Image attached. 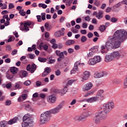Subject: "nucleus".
<instances>
[{
  "label": "nucleus",
  "instance_id": "obj_30",
  "mask_svg": "<svg viewBox=\"0 0 127 127\" xmlns=\"http://www.w3.org/2000/svg\"><path fill=\"white\" fill-rule=\"evenodd\" d=\"M31 68L32 69L31 70V73H34L35 70H36V64H32Z\"/></svg>",
  "mask_w": 127,
  "mask_h": 127
},
{
  "label": "nucleus",
  "instance_id": "obj_31",
  "mask_svg": "<svg viewBox=\"0 0 127 127\" xmlns=\"http://www.w3.org/2000/svg\"><path fill=\"white\" fill-rule=\"evenodd\" d=\"M38 60L39 61V62L44 63L45 62H46L47 59H46L45 58L39 57Z\"/></svg>",
  "mask_w": 127,
  "mask_h": 127
},
{
  "label": "nucleus",
  "instance_id": "obj_25",
  "mask_svg": "<svg viewBox=\"0 0 127 127\" xmlns=\"http://www.w3.org/2000/svg\"><path fill=\"white\" fill-rule=\"evenodd\" d=\"M18 70V68L15 67L14 66H12L10 67V71L12 74H16L17 73V71Z\"/></svg>",
  "mask_w": 127,
  "mask_h": 127
},
{
  "label": "nucleus",
  "instance_id": "obj_12",
  "mask_svg": "<svg viewBox=\"0 0 127 127\" xmlns=\"http://www.w3.org/2000/svg\"><path fill=\"white\" fill-rule=\"evenodd\" d=\"M51 68L49 67H47L45 68V71L43 72L42 77H46L48 74L51 73Z\"/></svg>",
  "mask_w": 127,
  "mask_h": 127
},
{
  "label": "nucleus",
  "instance_id": "obj_64",
  "mask_svg": "<svg viewBox=\"0 0 127 127\" xmlns=\"http://www.w3.org/2000/svg\"><path fill=\"white\" fill-rule=\"evenodd\" d=\"M105 18L106 19H107V20H110L111 19V16H110V15H106Z\"/></svg>",
  "mask_w": 127,
  "mask_h": 127
},
{
  "label": "nucleus",
  "instance_id": "obj_63",
  "mask_svg": "<svg viewBox=\"0 0 127 127\" xmlns=\"http://www.w3.org/2000/svg\"><path fill=\"white\" fill-rule=\"evenodd\" d=\"M12 55H15L16 54H17V50H14L12 51L11 53Z\"/></svg>",
  "mask_w": 127,
  "mask_h": 127
},
{
  "label": "nucleus",
  "instance_id": "obj_9",
  "mask_svg": "<svg viewBox=\"0 0 127 127\" xmlns=\"http://www.w3.org/2000/svg\"><path fill=\"white\" fill-rule=\"evenodd\" d=\"M33 120L31 119L22 123L21 126L22 127H33Z\"/></svg>",
  "mask_w": 127,
  "mask_h": 127
},
{
  "label": "nucleus",
  "instance_id": "obj_29",
  "mask_svg": "<svg viewBox=\"0 0 127 127\" xmlns=\"http://www.w3.org/2000/svg\"><path fill=\"white\" fill-rule=\"evenodd\" d=\"M103 11H99L98 13L96 15V17L98 19H102V18H103Z\"/></svg>",
  "mask_w": 127,
  "mask_h": 127
},
{
  "label": "nucleus",
  "instance_id": "obj_49",
  "mask_svg": "<svg viewBox=\"0 0 127 127\" xmlns=\"http://www.w3.org/2000/svg\"><path fill=\"white\" fill-rule=\"evenodd\" d=\"M55 74L56 76H60V75H61V71L60 70L57 69V70L55 71Z\"/></svg>",
  "mask_w": 127,
  "mask_h": 127
},
{
  "label": "nucleus",
  "instance_id": "obj_23",
  "mask_svg": "<svg viewBox=\"0 0 127 127\" xmlns=\"http://www.w3.org/2000/svg\"><path fill=\"white\" fill-rule=\"evenodd\" d=\"M29 120H32V119L30 118V115H29V114L25 115L23 117V122H25L26 121H29Z\"/></svg>",
  "mask_w": 127,
  "mask_h": 127
},
{
  "label": "nucleus",
  "instance_id": "obj_34",
  "mask_svg": "<svg viewBox=\"0 0 127 127\" xmlns=\"http://www.w3.org/2000/svg\"><path fill=\"white\" fill-rule=\"evenodd\" d=\"M80 41L82 42V43H85V42L87 41V37L85 36H82L81 37Z\"/></svg>",
  "mask_w": 127,
  "mask_h": 127
},
{
  "label": "nucleus",
  "instance_id": "obj_38",
  "mask_svg": "<svg viewBox=\"0 0 127 127\" xmlns=\"http://www.w3.org/2000/svg\"><path fill=\"white\" fill-rule=\"evenodd\" d=\"M99 30H100L101 31V32L105 31V30H106V26H105L104 25H101L99 27Z\"/></svg>",
  "mask_w": 127,
  "mask_h": 127
},
{
  "label": "nucleus",
  "instance_id": "obj_45",
  "mask_svg": "<svg viewBox=\"0 0 127 127\" xmlns=\"http://www.w3.org/2000/svg\"><path fill=\"white\" fill-rule=\"evenodd\" d=\"M54 35L55 37H60L61 36V34L59 32V31H58L57 32H56L54 34Z\"/></svg>",
  "mask_w": 127,
  "mask_h": 127
},
{
  "label": "nucleus",
  "instance_id": "obj_28",
  "mask_svg": "<svg viewBox=\"0 0 127 127\" xmlns=\"http://www.w3.org/2000/svg\"><path fill=\"white\" fill-rule=\"evenodd\" d=\"M90 49H91L94 53H98V52H99V46H98L92 47Z\"/></svg>",
  "mask_w": 127,
  "mask_h": 127
},
{
  "label": "nucleus",
  "instance_id": "obj_26",
  "mask_svg": "<svg viewBox=\"0 0 127 127\" xmlns=\"http://www.w3.org/2000/svg\"><path fill=\"white\" fill-rule=\"evenodd\" d=\"M42 47L44 49V50H47V49H48V46L47 44L44 45V46H43V43L42 42L39 45V48H40V49H42Z\"/></svg>",
  "mask_w": 127,
  "mask_h": 127
},
{
  "label": "nucleus",
  "instance_id": "obj_40",
  "mask_svg": "<svg viewBox=\"0 0 127 127\" xmlns=\"http://www.w3.org/2000/svg\"><path fill=\"white\" fill-rule=\"evenodd\" d=\"M111 21L112 22V23H116L117 21H118V18L113 17L112 18H111Z\"/></svg>",
  "mask_w": 127,
  "mask_h": 127
},
{
  "label": "nucleus",
  "instance_id": "obj_47",
  "mask_svg": "<svg viewBox=\"0 0 127 127\" xmlns=\"http://www.w3.org/2000/svg\"><path fill=\"white\" fill-rule=\"evenodd\" d=\"M94 94V92H89L87 93L85 95H84V97L85 98H87V97H88V96H90L91 95H93Z\"/></svg>",
  "mask_w": 127,
  "mask_h": 127
},
{
  "label": "nucleus",
  "instance_id": "obj_53",
  "mask_svg": "<svg viewBox=\"0 0 127 127\" xmlns=\"http://www.w3.org/2000/svg\"><path fill=\"white\" fill-rule=\"evenodd\" d=\"M67 52L68 53H69L70 54H72V53H74V49H72V48H69L67 50Z\"/></svg>",
  "mask_w": 127,
  "mask_h": 127
},
{
  "label": "nucleus",
  "instance_id": "obj_35",
  "mask_svg": "<svg viewBox=\"0 0 127 127\" xmlns=\"http://www.w3.org/2000/svg\"><path fill=\"white\" fill-rule=\"evenodd\" d=\"M75 80L73 79L69 80L68 81H67L65 86H66V87H68V86H71V85H72V84H73V82Z\"/></svg>",
  "mask_w": 127,
  "mask_h": 127
},
{
  "label": "nucleus",
  "instance_id": "obj_22",
  "mask_svg": "<svg viewBox=\"0 0 127 127\" xmlns=\"http://www.w3.org/2000/svg\"><path fill=\"white\" fill-rule=\"evenodd\" d=\"M73 44H75L74 40H67L65 42V45L67 46H70V45H73Z\"/></svg>",
  "mask_w": 127,
  "mask_h": 127
},
{
  "label": "nucleus",
  "instance_id": "obj_48",
  "mask_svg": "<svg viewBox=\"0 0 127 127\" xmlns=\"http://www.w3.org/2000/svg\"><path fill=\"white\" fill-rule=\"evenodd\" d=\"M26 70L27 71H30V73H31V70H32V69L31 68V65H30V64L27 65Z\"/></svg>",
  "mask_w": 127,
  "mask_h": 127
},
{
  "label": "nucleus",
  "instance_id": "obj_17",
  "mask_svg": "<svg viewBox=\"0 0 127 127\" xmlns=\"http://www.w3.org/2000/svg\"><path fill=\"white\" fill-rule=\"evenodd\" d=\"M97 101H98V99L96 98V97H91L85 99V102H87V103H94V102H97Z\"/></svg>",
  "mask_w": 127,
  "mask_h": 127
},
{
  "label": "nucleus",
  "instance_id": "obj_6",
  "mask_svg": "<svg viewBox=\"0 0 127 127\" xmlns=\"http://www.w3.org/2000/svg\"><path fill=\"white\" fill-rule=\"evenodd\" d=\"M114 106L115 105L114 102H109L106 104H104L102 107V109H103V111L105 114H108V113H110V112L112 111V109L114 108Z\"/></svg>",
  "mask_w": 127,
  "mask_h": 127
},
{
  "label": "nucleus",
  "instance_id": "obj_24",
  "mask_svg": "<svg viewBox=\"0 0 127 127\" xmlns=\"http://www.w3.org/2000/svg\"><path fill=\"white\" fill-rule=\"evenodd\" d=\"M46 30L47 31H50V30H51V29H52V27L51 26V25H49V23H48V22H47L45 25H44Z\"/></svg>",
  "mask_w": 127,
  "mask_h": 127
},
{
  "label": "nucleus",
  "instance_id": "obj_19",
  "mask_svg": "<svg viewBox=\"0 0 127 127\" xmlns=\"http://www.w3.org/2000/svg\"><path fill=\"white\" fill-rule=\"evenodd\" d=\"M83 80H87L89 77H90V72L85 71L83 72Z\"/></svg>",
  "mask_w": 127,
  "mask_h": 127
},
{
  "label": "nucleus",
  "instance_id": "obj_32",
  "mask_svg": "<svg viewBox=\"0 0 127 127\" xmlns=\"http://www.w3.org/2000/svg\"><path fill=\"white\" fill-rule=\"evenodd\" d=\"M19 13L21 15V16H25V14H26V12H24V9H20L19 10Z\"/></svg>",
  "mask_w": 127,
  "mask_h": 127
},
{
  "label": "nucleus",
  "instance_id": "obj_55",
  "mask_svg": "<svg viewBox=\"0 0 127 127\" xmlns=\"http://www.w3.org/2000/svg\"><path fill=\"white\" fill-rule=\"evenodd\" d=\"M27 98V94L26 93L23 94L22 95V99L23 100H26Z\"/></svg>",
  "mask_w": 127,
  "mask_h": 127
},
{
  "label": "nucleus",
  "instance_id": "obj_20",
  "mask_svg": "<svg viewBox=\"0 0 127 127\" xmlns=\"http://www.w3.org/2000/svg\"><path fill=\"white\" fill-rule=\"evenodd\" d=\"M23 107L25 108V110L28 112H31L33 110L32 107L30 106V105H29V104H24Z\"/></svg>",
  "mask_w": 127,
  "mask_h": 127
},
{
  "label": "nucleus",
  "instance_id": "obj_11",
  "mask_svg": "<svg viewBox=\"0 0 127 127\" xmlns=\"http://www.w3.org/2000/svg\"><path fill=\"white\" fill-rule=\"evenodd\" d=\"M48 102L50 104H55L56 103V97L53 95L49 96Z\"/></svg>",
  "mask_w": 127,
  "mask_h": 127
},
{
  "label": "nucleus",
  "instance_id": "obj_46",
  "mask_svg": "<svg viewBox=\"0 0 127 127\" xmlns=\"http://www.w3.org/2000/svg\"><path fill=\"white\" fill-rule=\"evenodd\" d=\"M36 86H37V87H40V86H42V83L40 81H37Z\"/></svg>",
  "mask_w": 127,
  "mask_h": 127
},
{
  "label": "nucleus",
  "instance_id": "obj_43",
  "mask_svg": "<svg viewBox=\"0 0 127 127\" xmlns=\"http://www.w3.org/2000/svg\"><path fill=\"white\" fill-rule=\"evenodd\" d=\"M23 84L25 86H29L31 84V81H30V80H26L24 82Z\"/></svg>",
  "mask_w": 127,
  "mask_h": 127
},
{
  "label": "nucleus",
  "instance_id": "obj_62",
  "mask_svg": "<svg viewBox=\"0 0 127 127\" xmlns=\"http://www.w3.org/2000/svg\"><path fill=\"white\" fill-rule=\"evenodd\" d=\"M80 33H81V34H87V30H80Z\"/></svg>",
  "mask_w": 127,
  "mask_h": 127
},
{
  "label": "nucleus",
  "instance_id": "obj_8",
  "mask_svg": "<svg viewBox=\"0 0 127 127\" xmlns=\"http://www.w3.org/2000/svg\"><path fill=\"white\" fill-rule=\"evenodd\" d=\"M91 114H86L85 115L76 116L73 118L75 122H82L83 120H86L88 117H90Z\"/></svg>",
  "mask_w": 127,
  "mask_h": 127
},
{
  "label": "nucleus",
  "instance_id": "obj_27",
  "mask_svg": "<svg viewBox=\"0 0 127 127\" xmlns=\"http://www.w3.org/2000/svg\"><path fill=\"white\" fill-rule=\"evenodd\" d=\"M59 58L58 59V61L60 62L62 61V59H64L65 58V56H64L63 52H61L60 54L59 55Z\"/></svg>",
  "mask_w": 127,
  "mask_h": 127
},
{
  "label": "nucleus",
  "instance_id": "obj_5",
  "mask_svg": "<svg viewBox=\"0 0 127 127\" xmlns=\"http://www.w3.org/2000/svg\"><path fill=\"white\" fill-rule=\"evenodd\" d=\"M64 104H65V101H62L56 107H55V108H54L52 110L48 111V112H49V114L51 115L52 114L54 115L58 114V113H59V112H60V110L62 109V108H63V106H64Z\"/></svg>",
  "mask_w": 127,
  "mask_h": 127
},
{
  "label": "nucleus",
  "instance_id": "obj_14",
  "mask_svg": "<svg viewBox=\"0 0 127 127\" xmlns=\"http://www.w3.org/2000/svg\"><path fill=\"white\" fill-rule=\"evenodd\" d=\"M93 87V84L91 83V82L88 83L85 85L83 90L84 92H86V91H89V90H91L92 87Z\"/></svg>",
  "mask_w": 127,
  "mask_h": 127
},
{
  "label": "nucleus",
  "instance_id": "obj_54",
  "mask_svg": "<svg viewBox=\"0 0 127 127\" xmlns=\"http://www.w3.org/2000/svg\"><path fill=\"white\" fill-rule=\"evenodd\" d=\"M11 49V47L9 45L6 46V51H9Z\"/></svg>",
  "mask_w": 127,
  "mask_h": 127
},
{
  "label": "nucleus",
  "instance_id": "obj_16",
  "mask_svg": "<svg viewBox=\"0 0 127 127\" xmlns=\"http://www.w3.org/2000/svg\"><path fill=\"white\" fill-rule=\"evenodd\" d=\"M113 59H120V55L119 51H114L111 53Z\"/></svg>",
  "mask_w": 127,
  "mask_h": 127
},
{
  "label": "nucleus",
  "instance_id": "obj_59",
  "mask_svg": "<svg viewBox=\"0 0 127 127\" xmlns=\"http://www.w3.org/2000/svg\"><path fill=\"white\" fill-rule=\"evenodd\" d=\"M84 19H85V20H86V21H88V22H89L90 20H91L90 16H89V15H87L86 17H85Z\"/></svg>",
  "mask_w": 127,
  "mask_h": 127
},
{
  "label": "nucleus",
  "instance_id": "obj_18",
  "mask_svg": "<svg viewBox=\"0 0 127 127\" xmlns=\"http://www.w3.org/2000/svg\"><path fill=\"white\" fill-rule=\"evenodd\" d=\"M118 53L119 54V58H123L127 56V53L124 50H121L118 51Z\"/></svg>",
  "mask_w": 127,
  "mask_h": 127
},
{
  "label": "nucleus",
  "instance_id": "obj_13",
  "mask_svg": "<svg viewBox=\"0 0 127 127\" xmlns=\"http://www.w3.org/2000/svg\"><path fill=\"white\" fill-rule=\"evenodd\" d=\"M114 60V58L113 57V56L112 55V53L110 55H107L105 56V61L107 63L109 62H111V61H113Z\"/></svg>",
  "mask_w": 127,
  "mask_h": 127
},
{
  "label": "nucleus",
  "instance_id": "obj_52",
  "mask_svg": "<svg viewBox=\"0 0 127 127\" xmlns=\"http://www.w3.org/2000/svg\"><path fill=\"white\" fill-rule=\"evenodd\" d=\"M67 88H68V86H66V85H64V89H62L63 92H64V93H67V91H68V89H67Z\"/></svg>",
  "mask_w": 127,
  "mask_h": 127
},
{
  "label": "nucleus",
  "instance_id": "obj_44",
  "mask_svg": "<svg viewBox=\"0 0 127 127\" xmlns=\"http://www.w3.org/2000/svg\"><path fill=\"white\" fill-rule=\"evenodd\" d=\"M11 104V101L9 100H7L5 102V106H10Z\"/></svg>",
  "mask_w": 127,
  "mask_h": 127
},
{
  "label": "nucleus",
  "instance_id": "obj_39",
  "mask_svg": "<svg viewBox=\"0 0 127 127\" xmlns=\"http://www.w3.org/2000/svg\"><path fill=\"white\" fill-rule=\"evenodd\" d=\"M94 53H95L93 51L90 49L89 50V53L87 54L88 57H91L92 55H94Z\"/></svg>",
  "mask_w": 127,
  "mask_h": 127
},
{
  "label": "nucleus",
  "instance_id": "obj_15",
  "mask_svg": "<svg viewBox=\"0 0 127 127\" xmlns=\"http://www.w3.org/2000/svg\"><path fill=\"white\" fill-rule=\"evenodd\" d=\"M104 76H106V72H102L99 73H95L94 75V78H102V77H104Z\"/></svg>",
  "mask_w": 127,
  "mask_h": 127
},
{
  "label": "nucleus",
  "instance_id": "obj_2",
  "mask_svg": "<svg viewBox=\"0 0 127 127\" xmlns=\"http://www.w3.org/2000/svg\"><path fill=\"white\" fill-rule=\"evenodd\" d=\"M102 113L103 111H101L95 115L94 120L95 123L97 125L101 124V122H102V121L104 122V121H106V119H108V116L107 115H103Z\"/></svg>",
  "mask_w": 127,
  "mask_h": 127
},
{
  "label": "nucleus",
  "instance_id": "obj_3",
  "mask_svg": "<svg viewBox=\"0 0 127 127\" xmlns=\"http://www.w3.org/2000/svg\"><path fill=\"white\" fill-rule=\"evenodd\" d=\"M19 121L18 117H15L13 119L9 120L7 122L4 120L0 121V127H7V125H13V124H16L17 122Z\"/></svg>",
  "mask_w": 127,
  "mask_h": 127
},
{
  "label": "nucleus",
  "instance_id": "obj_56",
  "mask_svg": "<svg viewBox=\"0 0 127 127\" xmlns=\"http://www.w3.org/2000/svg\"><path fill=\"white\" fill-rule=\"evenodd\" d=\"M56 61L55 60H50L47 63L48 64H53L55 63Z\"/></svg>",
  "mask_w": 127,
  "mask_h": 127
},
{
  "label": "nucleus",
  "instance_id": "obj_42",
  "mask_svg": "<svg viewBox=\"0 0 127 127\" xmlns=\"http://www.w3.org/2000/svg\"><path fill=\"white\" fill-rule=\"evenodd\" d=\"M24 28H20V30L29 31V28L27 26H24Z\"/></svg>",
  "mask_w": 127,
  "mask_h": 127
},
{
  "label": "nucleus",
  "instance_id": "obj_33",
  "mask_svg": "<svg viewBox=\"0 0 127 127\" xmlns=\"http://www.w3.org/2000/svg\"><path fill=\"white\" fill-rule=\"evenodd\" d=\"M19 82H17L15 83V86H13L12 89L13 90H16L17 89H19Z\"/></svg>",
  "mask_w": 127,
  "mask_h": 127
},
{
  "label": "nucleus",
  "instance_id": "obj_61",
  "mask_svg": "<svg viewBox=\"0 0 127 127\" xmlns=\"http://www.w3.org/2000/svg\"><path fill=\"white\" fill-rule=\"evenodd\" d=\"M111 10H112V7H108L106 9V12H111Z\"/></svg>",
  "mask_w": 127,
  "mask_h": 127
},
{
  "label": "nucleus",
  "instance_id": "obj_4",
  "mask_svg": "<svg viewBox=\"0 0 127 127\" xmlns=\"http://www.w3.org/2000/svg\"><path fill=\"white\" fill-rule=\"evenodd\" d=\"M51 117V115L48 111H46L45 112L42 114L40 117L41 124L44 125V124L48 123V122L50 120Z\"/></svg>",
  "mask_w": 127,
  "mask_h": 127
},
{
  "label": "nucleus",
  "instance_id": "obj_60",
  "mask_svg": "<svg viewBox=\"0 0 127 127\" xmlns=\"http://www.w3.org/2000/svg\"><path fill=\"white\" fill-rule=\"evenodd\" d=\"M52 48L54 49H57V48H58V45L57 44H53Z\"/></svg>",
  "mask_w": 127,
  "mask_h": 127
},
{
  "label": "nucleus",
  "instance_id": "obj_10",
  "mask_svg": "<svg viewBox=\"0 0 127 127\" xmlns=\"http://www.w3.org/2000/svg\"><path fill=\"white\" fill-rule=\"evenodd\" d=\"M104 97V90H98L97 94L96 95V98L98 100H102V98Z\"/></svg>",
  "mask_w": 127,
  "mask_h": 127
},
{
  "label": "nucleus",
  "instance_id": "obj_41",
  "mask_svg": "<svg viewBox=\"0 0 127 127\" xmlns=\"http://www.w3.org/2000/svg\"><path fill=\"white\" fill-rule=\"evenodd\" d=\"M41 15H42V17H41L42 20L43 21L45 20V19H46V13H42Z\"/></svg>",
  "mask_w": 127,
  "mask_h": 127
},
{
  "label": "nucleus",
  "instance_id": "obj_50",
  "mask_svg": "<svg viewBox=\"0 0 127 127\" xmlns=\"http://www.w3.org/2000/svg\"><path fill=\"white\" fill-rule=\"evenodd\" d=\"M8 8L9 9H12V8H14V5H13V3H10L8 5Z\"/></svg>",
  "mask_w": 127,
  "mask_h": 127
},
{
  "label": "nucleus",
  "instance_id": "obj_57",
  "mask_svg": "<svg viewBox=\"0 0 127 127\" xmlns=\"http://www.w3.org/2000/svg\"><path fill=\"white\" fill-rule=\"evenodd\" d=\"M36 17L38 19V22H41V21H42V20L41 19V16L37 15Z\"/></svg>",
  "mask_w": 127,
  "mask_h": 127
},
{
  "label": "nucleus",
  "instance_id": "obj_1",
  "mask_svg": "<svg viewBox=\"0 0 127 127\" xmlns=\"http://www.w3.org/2000/svg\"><path fill=\"white\" fill-rule=\"evenodd\" d=\"M127 39V32L124 29H120L114 32L112 36L108 38V41L106 42L105 46L103 45L101 47V50L105 48L107 50L117 49L121 47L122 43Z\"/></svg>",
  "mask_w": 127,
  "mask_h": 127
},
{
  "label": "nucleus",
  "instance_id": "obj_7",
  "mask_svg": "<svg viewBox=\"0 0 127 127\" xmlns=\"http://www.w3.org/2000/svg\"><path fill=\"white\" fill-rule=\"evenodd\" d=\"M102 59L99 56H96L94 57L93 59L89 60V65H95L97 63L101 62Z\"/></svg>",
  "mask_w": 127,
  "mask_h": 127
},
{
  "label": "nucleus",
  "instance_id": "obj_36",
  "mask_svg": "<svg viewBox=\"0 0 127 127\" xmlns=\"http://www.w3.org/2000/svg\"><path fill=\"white\" fill-rule=\"evenodd\" d=\"M39 7H42L44 9L47 8V5L44 4V3H40L38 4Z\"/></svg>",
  "mask_w": 127,
  "mask_h": 127
},
{
  "label": "nucleus",
  "instance_id": "obj_51",
  "mask_svg": "<svg viewBox=\"0 0 127 127\" xmlns=\"http://www.w3.org/2000/svg\"><path fill=\"white\" fill-rule=\"evenodd\" d=\"M4 87H6V88H7V89H10V88H11L12 86H11V83H8L6 84Z\"/></svg>",
  "mask_w": 127,
  "mask_h": 127
},
{
  "label": "nucleus",
  "instance_id": "obj_58",
  "mask_svg": "<svg viewBox=\"0 0 127 127\" xmlns=\"http://www.w3.org/2000/svg\"><path fill=\"white\" fill-rule=\"evenodd\" d=\"M87 36L88 38H92V37L94 36V34H93V33L91 32H89L88 33Z\"/></svg>",
  "mask_w": 127,
  "mask_h": 127
},
{
  "label": "nucleus",
  "instance_id": "obj_21",
  "mask_svg": "<svg viewBox=\"0 0 127 127\" xmlns=\"http://www.w3.org/2000/svg\"><path fill=\"white\" fill-rule=\"evenodd\" d=\"M30 25H32L31 28H33V25H34V24L32 23V22L31 21L28 20L24 23V26H30Z\"/></svg>",
  "mask_w": 127,
  "mask_h": 127
},
{
  "label": "nucleus",
  "instance_id": "obj_37",
  "mask_svg": "<svg viewBox=\"0 0 127 127\" xmlns=\"http://www.w3.org/2000/svg\"><path fill=\"white\" fill-rule=\"evenodd\" d=\"M65 28H62L61 30H59V32L61 34V36H62L65 34Z\"/></svg>",
  "mask_w": 127,
  "mask_h": 127
}]
</instances>
